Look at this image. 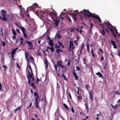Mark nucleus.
<instances>
[{"mask_svg":"<svg viewBox=\"0 0 120 120\" xmlns=\"http://www.w3.org/2000/svg\"><path fill=\"white\" fill-rule=\"evenodd\" d=\"M16 37L15 35H14V36H13L12 37V38H13V39H14V40L16 39Z\"/></svg>","mask_w":120,"mask_h":120,"instance_id":"09e8293b","label":"nucleus"},{"mask_svg":"<svg viewBox=\"0 0 120 120\" xmlns=\"http://www.w3.org/2000/svg\"><path fill=\"white\" fill-rule=\"evenodd\" d=\"M85 88L86 89V90H89V85H86V86Z\"/></svg>","mask_w":120,"mask_h":120,"instance_id":"a19ab883","label":"nucleus"},{"mask_svg":"<svg viewBox=\"0 0 120 120\" xmlns=\"http://www.w3.org/2000/svg\"><path fill=\"white\" fill-rule=\"evenodd\" d=\"M40 81V80L38 78H37V83H38V82Z\"/></svg>","mask_w":120,"mask_h":120,"instance_id":"774afa93","label":"nucleus"},{"mask_svg":"<svg viewBox=\"0 0 120 120\" xmlns=\"http://www.w3.org/2000/svg\"><path fill=\"white\" fill-rule=\"evenodd\" d=\"M47 48L48 49H50V50L51 51V52H53L54 53V48L52 47L51 48H50L49 47L47 46Z\"/></svg>","mask_w":120,"mask_h":120,"instance_id":"aec40b11","label":"nucleus"},{"mask_svg":"<svg viewBox=\"0 0 120 120\" xmlns=\"http://www.w3.org/2000/svg\"><path fill=\"white\" fill-rule=\"evenodd\" d=\"M33 6H31L28 7V8L29 9L30 11H33L34 10V8H33Z\"/></svg>","mask_w":120,"mask_h":120,"instance_id":"393cba45","label":"nucleus"},{"mask_svg":"<svg viewBox=\"0 0 120 120\" xmlns=\"http://www.w3.org/2000/svg\"><path fill=\"white\" fill-rule=\"evenodd\" d=\"M96 74L98 75L99 76V77H101L103 78V76L102 74L100 72H98L97 73H96Z\"/></svg>","mask_w":120,"mask_h":120,"instance_id":"9b49d317","label":"nucleus"},{"mask_svg":"<svg viewBox=\"0 0 120 120\" xmlns=\"http://www.w3.org/2000/svg\"><path fill=\"white\" fill-rule=\"evenodd\" d=\"M76 70H78V71H79L80 70V68L78 66L76 67Z\"/></svg>","mask_w":120,"mask_h":120,"instance_id":"de8ad7c7","label":"nucleus"},{"mask_svg":"<svg viewBox=\"0 0 120 120\" xmlns=\"http://www.w3.org/2000/svg\"><path fill=\"white\" fill-rule=\"evenodd\" d=\"M87 51L89 52V45L88 44H87Z\"/></svg>","mask_w":120,"mask_h":120,"instance_id":"c756f323","label":"nucleus"},{"mask_svg":"<svg viewBox=\"0 0 120 120\" xmlns=\"http://www.w3.org/2000/svg\"><path fill=\"white\" fill-rule=\"evenodd\" d=\"M34 96L35 97H37L38 96H39L38 93L37 92H35L34 93Z\"/></svg>","mask_w":120,"mask_h":120,"instance_id":"2f4dec72","label":"nucleus"},{"mask_svg":"<svg viewBox=\"0 0 120 120\" xmlns=\"http://www.w3.org/2000/svg\"><path fill=\"white\" fill-rule=\"evenodd\" d=\"M45 63L46 65V66L47 67L48 66L47 61L46 59H45Z\"/></svg>","mask_w":120,"mask_h":120,"instance_id":"ea45409f","label":"nucleus"},{"mask_svg":"<svg viewBox=\"0 0 120 120\" xmlns=\"http://www.w3.org/2000/svg\"><path fill=\"white\" fill-rule=\"evenodd\" d=\"M77 99L79 101H81V100L82 99V98L81 94H79L77 96Z\"/></svg>","mask_w":120,"mask_h":120,"instance_id":"4468645a","label":"nucleus"},{"mask_svg":"<svg viewBox=\"0 0 120 120\" xmlns=\"http://www.w3.org/2000/svg\"><path fill=\"white\" fill-rule=\"evenodd\" d=\"M89 94L90 96V98L92 101H93V91L92 90H90L89 92Z\"/></svg>","mask_w":120,"mask_h":120,"instance_id":"0eeeda50","label":"nucleus"},{"mask_svg":"<svg viewBox=\"0 0 120 120\" xmlns=\"http://www.w3.org/2000/svg\"><path fill=\"white\" fill-rule=\"evenodd\" d=\"M19 28L22 30L23 33L24 32H25V29L23 27L20 26L19 27Z\"/></svg>","mask_w":120,"mask_h":120,"instance_id":"5701e85b","label":"nucleus"},{"mask_svg":"<svg viewBox=\"0 0 120 120\" xmlns=\"http://www.w3.org/2000/svg\"><path fill=\"white\" fill-rule=\"evenodd\" d=\"M85 106H86V108L87 109V111H88L89 110V108L88 107V104L87 103V104H85Z\"/></svg>","mask_w":120,"mask_h":120,"instance_id":"cd10ccee","label":"nucleus"},{"mask_svg":"<svg viewBox=\"0 0 120 120\" xmlns=\"http://www.w3.org/2000/svg\"><path fill=\"white\" fill-rule=\"evenodd\" d=\"M12 31H13V34L14 35H16V32L14 30V29H12Z\"/></svg>","mask_w":120,"mask_h":120,"instance_id":"7c9ffc66","label":"nucleus"},{"mask_svg":"<svg viewBox=\"0 0 120 120\" xmlns=\"http://www.w3.org/2000/svg\"><path fill=\"white\" fill-rule=\"evenodd\" d=\"M116 105L114 106H113V105H112V104H111V106H112L113 108H114V109H116Z\"/></svg>","mask_w":120,"mask_h":120,"instance_id":"13d9d810","label":"nucleus"},{"mask_svg":"<svg viewBox=\"0 0 120 120\" xmlns=\"http://www.w3.org/2000/svg\"><path fill=\"white\" fill-rule=\"evenodd\" d=\"M15 25L18 27V28H19V27L20 26H19V25L16 22H15Z\"/></svg>","mask_w":120,"mask_h":120,"instance_id":"0e129e2a","label":"nucleus"},{"mask_svg":"<svg viewBox=\"0 0 120 120\" xmlns=\"http://www.w3.org/2000/svg\"><path fill=\"white\" fill-rule=\"evenodd\" d=\"M20 107H18L17 108H16L15 110L14 111V112L15 113L18 110L19 111L20 110Z\"/></svg>","mask_w":120,"mask_h":120,"instance_id":"4be33fe9","label":"nucleus"},{"mask_svg":"<svg viewBox=\"0 0 120 120\" xmlns=\"http://www.w3.org/2000/svg\"><path fill=\"white\" fill-rule=\"evenodd\" d=\"M18 49V48H16L15 49H13L12 50V52L11 53V54H13L14 55H15L17 50Z\"/></svg>","mask_w":120,"mask_h":120,"instance_id":"ddd939ff","label":"nucleus"},{"mask_svg":"<svg viewBox=\"0 0 120 120\" xmlns=\"http://www.w3.org/2000/svg\"><path fill=\"white\" fill-rule=\"evenodd\" d=\"M0 90L1 91H4L3 89L2 88L1 83L0 82Z\"/></svg>","mask_w":120,"mask_h":120,"instance_id":"58836bf2","label":"nucleus"},{"mask_svg":"<svg viewBox=\"0 0 120 120\" xmlns=\"http://www.w3.org/2000/svg\"><path fill=\"white\" fill-rule=\"evenodd\" d=\"M32 6H33V8H34V10L36 9L38 7V4L36 3L34 4Z\"/></svg>","mask_w":120,"mask_h":120,"instance_id":"f8f14e48","label":"nucleus"},{"mask_svg":"<svg viewBox=\"0 0 120 120\" xmlns=\"http://www.w3.org/2000/svg\"><path fill=\"white\" fill-rule=\"evenodd\" d=\"M23 34H24V37L26 38H27V35H26V34H25V32H23Z\"/></svg>","mask_w":120,"mask_h":120,"instance_id":"a18cd8bd","label":"nucleus"},{"mask_svg":"<svg viewBox=\"0 0 120 120\" xmlns=\"http://www.w3.org/2000/svg\"><path fill=\"white\" fill-rule=\"evenodd\" d=\"M6 45V44L4 41H3L2 43V45L3 46H4Z\"/></svg>","mask_w":120,"mask_h":120,"instance_id":"c03bdc74","label":"nucleus"},{"mask_svg":"<svg viewBox=\"0 0 120 120\" xmlns=\"http://www.w3.org/2000/svg\"><path fill=\"white\" fill-rule=\"evenodd\" d=\"M26 42L28 44V47L29 50L32 49H33V44L32 43L29 41H26Z\"/></svg>","mask_w":120,"mask_h":120,"instance_id":"39448f33","label":"nucleus"},{"mask_svg":"<svg viewBox=\"0 0 120 120\" xmlns=\"http://www.w3.org/2000/svg\"><path fill=\"white\" fill-rule=\"evenodd\" d=\"M70 64V60H68V63H67V65L68 66H69Z\"/></svg>","mask_w":120,"mask_h":120,"instance_id":"69168bd1","label":"nucleus"},{"mask_svg":"<svg viewBox=\"0 0 120 120\" xmlns=\"http://www.w3.org/2000/svg\"><path fill=\"white\" fill-rule=\"evenodd\" d=\"M83 11H81L80 12V14H81V15H84V12H83Z\"/></svg>","mask_w":120,"mask_h":120,"instance_id":"bf43d9fd","label":"nucleus"},{"mask_svg":"<svg viewBox=\"0 0 120 120\" xmlns=\"http://www.w3.org/2000/svg\"><path fill=\"white\" fill-rule=\"evenodd\" d=\"M59 22L60 20L59 19L56 20L55 22V25L56 26H58Z\"/></svg>","mask_w":120,"mask_h":120,"instance_id":"6ab92c4d","label":"nucleus"},{"mask_svg":"<svg viewBox=\"0 0 120 120\" xmlns=\"http://www.w3.org/2000/svg\"><path fill=\"white\" fill-rule=\"evenodd\" d=\"M71 110L73 113H74V111L73 107H71Z\"/></svg>","mask_w":120,"mask_h":120,"instance_id":"6e6d98bb","label":"nucleus"},{"mask_svg":"<svg viewBox=\"0 0 120 120\" xmlns=\"http://www.w3.org/2000/svg\"><path fill=\"white\" fill-rule=\"evenodd\" d=\"M25 56L26 59H27L28 58V56L29 55V53L28 52H25Z\"/></svg>","mask_w":120,"mask_h":120,"instance_id":"a878e982","label":"nucleus"},{"mask_svg":"<svg viewBox=\"0 0 120 120\" xmlns=\"http://www.w3.org/2000/svg\"><path fill=\"white\" fill-rule=\"evenodd\" d=\"M90 29L92 28V27L93 26L94 24L93 23H91L90 24Z\"/></svg>","mask_w":120,"mask_h":120,"instance_id":"e2e57ef3","label":"nucleus"},{"mask_svg":"<svg viewBox=\"0 0 120 120\" xmlns=\"http://www.w3.org/2000/svg\"><path fill=\"white\" fill-rule=\"evenodd\" d=\"M75 28H71L70 29V31L71 32H73L75 30Z\"/></svg>","mask_w":120,"mask_h":120,"instance_id":"79ce46f5","label":"nucleus"},{"mask_svg":"<svg viewBox=\"0 0 120 120\" xmlns=\"http://www.w3.org/2000/svg\"><path fill=\"white\" fill-rule=\"evenodd\" d=\"M22 6H19V8L20 9H21H21L20 10V11L19 12V13L20 14V15L22 17V18H24V15H23L22 14V10L21 9H22Z\"/></svg>","mask_w":120,"mask_h":120,"instance_id":"9d476101","label":"nucleus"},{"mask_svg":"<svg viewBox=\"0 0 120 120\" xmlns=\"http://www.w3.org/2000/svg\"><path fill=\"white\" fill-rule=\"evenodd\" d=\"M74 77H75V79L76 80H78V76L77 75H76Z\"/></svg>","mask_w":120,"mask_h":120,"instance_id":"864d4df0","label":"nucleus"},{"mask_svg":"<svg viewBox=\"0 0 120 120\" xmlns=\"http://www.w3.org/2000/svg\"><path fill=\"white\" fill-rule=\"evenodd\" d=\"M101 30H102V31L100 30V31L101 32V33L104 36L105 35V32L104 31V30L103 29H102Z\"/></svg>","mask_w":120,"mask_h":120,"instance_id":"473e14b6","label":"nucleus"},{"mask_svg":"<svg viewBox=\"0 0 120 120\" xmlns=\"http://www.w3.org/2000/svg\"><path fill=\"white\" fill-rule=\"evenodd\" d=\"M98 50L99 51H100L102 53H103L104 52L103 51H102V50L100 49V48H99V49H98Z\"/></svg>","mask_w":120,"mask_h":120,"instance_id":"680f3d73","label":"nucleus"},{"mask_svg":"<svg viewBox=\"0 0 120 120\" xmlns=\"http://www.w3.org/2000/svg\"><path fill=\"white\" fill-rule=\"evenodd\" d=\"M27 78H28V83L29 84H30V85L32 87H33V88H34L35 89H36V88L34 86V83H32L31 82V81L30 80V77H29V76L28 75H27Z\"/></svg>","mask_w":120,"mask_h":120,"instance_id":"423d86ee","label":"nucleus"},{"mask_svg":"<svg viewBox=\"0 0 120 120\" xmlns=\"http://www.w3.org/2000/svg\"><path fill=\"white\" fill-rule=\"evenodd\" d=\"M83 11L85 12L84 13V15L86 16L89 17H90L92 18L93 15L94 14V13H92L89 11V10H86V9H84L83 10Z\"/></svg>","mask_w":120,"mask_h":120,"instance_id":"f03ea898","label":"nucleus"},{"mask_svg":"<svg viewBox=\"0 0 120 120\" xmlns=\"http://www.w3.org/2000/svg\"><path fill=\"white\" fill-rule=\"evenodd\" d=\"M84 47V44L83 43H82V46L81 48V50H82L83 48Z\"/></svg>","mask_w":120,"mask_h":120,"instance_id":"3c124183","label":"nucleus"},{"mask_svg":"<svg viewBox=\"0 0 120 120\" xmlns=\"http://www.w3.org/2000/svg\"><path fill=\"white\" fill-rule=\"evenodd\" d=\"M100 25L102 28L104 29L107 32H109L110 27L109 26V23H107L106 22H104L102 24L100 23Z\"/></svg>","mask_w":120,"mask_h":120,"instance_id":"f257e3e1","label":"nucleus"},{"mask_svg":"<svg viewBox=\"0 0 120 120\" xmlns=\"http://www.w3.org/2000/svg\"><path fill=\"white\" fill-rule=\"evenodd\" d=\"M83 17L81 16L79 19V21H82L83 20Z\"/></svg>","mask_w":120,"mask_h":120,"instance_id":"c9c22d12","label":"nucleus"},{"mask_svg":"<svg viewBox=\"0 0 120 120\" xmlns=\"http://www.w3.org/2000/svg\"><path fill=\"white\" fill-rule=\"evenodd\" d=\"M69 43H70V45L69 47H71V46H72V49H73L74 48V47L73 46V43L71 41H69Z\"/></svg>","mask_w":120,"mask_h":120,"instance_id":"a211bd4d","label":"nucleus"},{"mask_svg":"<svg viewBox=\"0 0 120 120\" xmlns=\"http://www.w3.org/2000/svg\"><path fill=\"white\" fill-rule=\"evenodd\" d=\"M60 49H57L56 50V52L58 54H59L60 52Z\"/></svg>","mask_w":120,"mask_h":120,"instance_id":"37998d69","label":"nucleus"},{"mask_svg":"<svg viewBox=\"0 0 120 120\" xmlns=\"http://www.w3.org/2000/svg\"><path fill=\"white\" fill-rule=\"evenodd\" d=\"M23 38H21L20 39V44H23Z\"/></svg>","mask_w":120,"mask_h":120,"instance_id":"bb28decb","label":"nucleus"},{"mask_svg":"<svg viewBox=\"0 0 120 120\" xmlns=\"http://www.w3.org/2000/svg\"><path fill=\"white\" fill-rule=\"evenodd\" d=\"M49 44L52 47L53 46V44L52 41L51 40H50L49 42Z\"/></svg>","mask_w":120,"mask_h":120,"instance_id":"412c9836","label":"nucleus"},{"mask_svg":"<svg viewBox=\"0 0 120 120\" xmlns=\"http://www.w3.org/2000/svg\"><path fill=\"white\" fill-rule=\"evenodd\" d=\"M111 42L112 45L114 47L113 48L114 49H116L117 48V46L116 45L115 42L114 41H113L112 40H111Z\"/></svg>","mask_w":120,"mask_h":120,"instance_id":"1a4fd4ad","label":"nucleus"},{"mask_svg":"<svg viewBox=\"0 0 120 120\" xmlns=\"http://www.w3.org/2000/svg\"><path fill=\"white\" fill-rule=\"evenodd\" d=\"M77 16V15H75L72 17V18H73V19L74 21L75 22H76V20H77V18L76 17V16Z\"/></svg>","mask_w":120,"mask_h":120,"instance_id":"f3484780","label":"nucleus"},{"mask_svg":"<svg viewBox=\"0 0 120 120\" xmlns=\"http://www.w3.org/2000/svg\"><path fill=\"white\" fill-rule=\"evenodd\" d=\"M55 48L56 49H58L59 48H60V45L59 46H58L57 44H55Z\"/></svg>","mask_w":120,"mask_h":120,"instance_id":"e433bc0d","label":"nucleus"},{"mask_svg":"<svg viewBox=\"0 0 120 120\" xmlns=\"http://www.w3.org/2000/svg\"><path fill=\"white\" fill-rule=\"evenodd\" d=\"M109 29H110V31L112 32V33H113L114 32L112 29L110 27V28H109Z\"/></svg>","mask_w":120,"mask_h":120,"instance_id":"5fc2aeb1","label":"nucleus"},{"mask_svg":"<svg viewBox=\"0 0 120 120\" xmlns=\"http://www.w3.org/2000/svg\"><path fill=\"white\" fill-rule=\"evenodd\" d=\"M64 18L68 20L69 22H71V18L69 16L67 15L65 16Z\"/></svg>","mask_w":120,"mask_h":120,"instance_id":"dca6fc26","label":"nucleus"},{"mask_svg":"<svg viewBox=\"0 0 120 120\" xmlns=\"http://www.w3.org/2000/svg\"><path fill=\"white\" fill-rule=\"evenodd\" d=\"M39 100L40 99H39V96H37L36 97V98L35 100V101H38V100Z\"/></svg>","mask_w":120,"mask_h":120,"instance_id":"c85d7f7f","label":"nucleus"},{"mask_svg":"<svg viewBox=\"0 0 120 120\" xmlns=\"http://www.w3.org/2000/svg\"><path fill=\"white\" fill-rule=\"evenodd\" d=\"M92 18L98 19V23L100 24V23L101 24V21L100 18L99 17V16L98 15H96L94 13V14Z\"/></svg>","mask_w":120,"mask_h":120,"instance_id":"20e7f679","label":"nucleus"},{"mask_svg":"<svg viewBox=\"0 0 120 120\" xmlns=\"http://www.w3.org/2000/svg\"><path fill=\"white\" fill-rule=\"evenodd\" d=\"M1 12L2 16L3 17V21H6L7 19V18H6V16L7 13L6 11L3 9L1 10Z\"/></svg>","mask_w":120,"mask_h":120,"instance_id":"7ed1b4c3","label":"nucleus"},{"mask_svg":"<svg viewBox=\"0 0 120 120\" xmlns=\"http://www.w3.org/2000/svg\"><path fill=\"white\" fill-rule=\"evenodd\" d=\"M39 101H35V105L37 109H38V106H39Z\"/></svg>","mask_w":120,"mask_h":120,"instance_id":"2eb2a0df","label":"nucleus"},{"mask_svg":"<svg viewBox=\"0 0 120 120\" xmlns=\"http://www.w3.org/2000/svg\"><path fill=\"white\" fill-rule=\"evenodd\" d=\"M63 105L64 106L65 108L67 110H68L69 109V108L67 105L65 104V103H63Z\"/></svg>","mask_w":120,"mask_h":120,"instance_id":"b1692460","label":"nucleus"},{"mask_svg":"<svg viewBox=\"0 0 120 120\" xmlns=\"http://www.w3.org/2000/svg\"><path fill=\"white\" fill-rule=\"evenodd\" d=\"M46 39L47 40L48 39H49V40H50V37L49 36H47V37L46 38Z\"/></svg>","mask_w":120,"mask_h":120,"instance_id":"052dcab7","label":"nucleus"},{"mask_svg":"<svg viewBox=\"0 0 120 120\" xmlns=\"http://www.w3.org/2000/svg\"><path fill=\"white\" fill-rule=\"evenodd\" d=\"M115 94H116L120 95V94L118 92V90L116 92H115Z\"/></svg>","mask_w":120,"mask_h":120,"instance_id":"8fccbe9b","label":"nucleus"},{"mask_svg":"<svg viewBox=\"0 0 120 120\" xmlns=\"http://www.w3.org/2000/svg\"><path fill=\"white\" fill-rule=\"evenodd\" d=\"M61 64L60 63L59 61H58L57 62V64L54 65V67L56 71L57 70V68L59 67H60Z\"/></svg>","mask_w":120,"mask_h":120,"instance_id":"6e6552de","label":"nucleus"},{"mask_svg":"<svg viewBox=\"0 0 120 120\" xmlns=\"http://www.w3.org/2000/svg\"><path fill=\"white\" fill-rule=\"evenodd\" d=\"M68 94L70 98V99H72L71 97V94H70V92H69L68 93Z\"/></svg>","mask_w":120,"mask_h":120,"instance_id":"603ef678","label":"nucleus"},{"mask_svg":"<svg viewBox=\"0 0 120 120\" xmlns=\"http://www.w3.org/2000/svg\"><path fill=\"white\" fill-rule=\"evenodd\" d=\"M62 74L63 76V77L64 79L66 81H67V79L66 76L64 75L63 73H62Z\"/></svg>","mask_w":120,"mask_h":120,"instance_id":"72a5a7b5","label":"nucleus"},{"mask_svg":"<svg viewBox=\"0 0 120 120\" xmlns=\"http://www.w3.org/2000/svg\"><path fill=\"white\" fill-rule=\"evenodd\" d=\"M29 77H30V78H32V77L33 76L30 73V71H29Z\"/></svg>","mask_w":120,"mask_h":120,"instance_id":"f704fd0d","label":"nucleus"},{"mask_svg":"<svg viewBox=\"0 0 120 120\" xmlns=\"http://www.w3.org/2000/svg\"><path fill=\"white\" fill-rule=\"evenodd\" d=\"M30 59L32 60L33 62H34V59L33 57L32 56H31L30 57Z\"/></svg>","mask_w":120,"mask_h":120,"instance_id":"4c0bfd02","label":"nucleus"},{"mask_svg":"<svg viewBox=\"0 0 120 120\" xmlns=\"http://www.w3.org/2000/svg\"><path fill=\"white\" fill-rule=\"evenodd\" d=\"M61 13L62 14H61L60 15L61 16H63V15H64V14H66L65 13L62 12H61Z\"/></svg>","mask_w":120,"mask_h":120,"instance_id":"338daca9","label":"nucleus"},{"mask_svg":"<svg viewBox=\"0 0 120 120\" xmlns=\"http://www.w3.org/2000/svg\"><path fill=\"white\" fill-rule=\"evenodd\" d=\"M73 75L74 76L76 75V73H75V70L73 72Z\"/></svg>","mask_w":120,"mask_h":120,"instance_id":"4d7b16f0","label":"nucleus"},{"mask_svg":"<svg viewBox=\"0 0 120 120\" xmlns=\"http://www.w3.org/2000/svg\"><path fill=\"white\" fill-rule=\"evenodd\" d=\"M57 38L59 39H60L61 38L60 35L59 34H58L57 35Z\"/></svg>","mask_w":120,"mask_h":120,"instance_id":"49530a36","label":"nucleus"}]
</instances>
